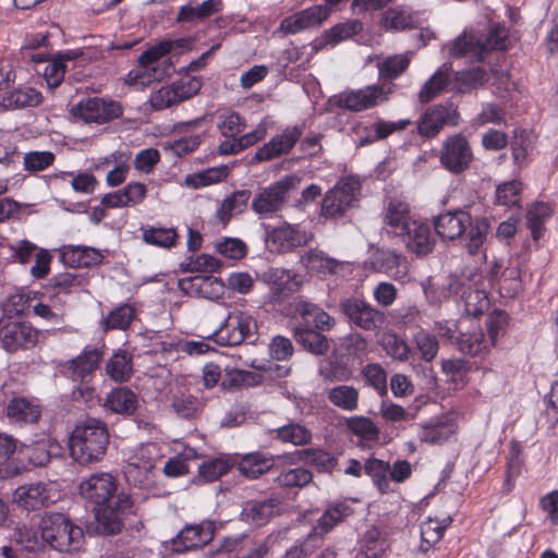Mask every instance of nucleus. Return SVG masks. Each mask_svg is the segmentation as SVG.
<instances>
[{"mask_svg": "<svg viewBox=\"0 0 558 558\" xmlns=\"http://www.w3.org/2000/svg\"><path fill=\"white\" fill-rule=\"evenodd\" d=\"M433 223L436 233L442 240L453 241L466 232V247L472 255L484 244L489 229L486 219L473 221L470 214L462 209L440 214L434 218Z\"/></svg>", "mask_w": 558, "mask_h": 558, "instance_id": "1", "label": "nucleus"}, {"mask_svg": "<svg viewBox=\"0 0 558 558\" xmlns=\"http://www.w3.org/2000/svg\"><path fill=\"white\" fill-rule=\"evenodd\" d=\"M109 445L107 425L89 417L78 424L70 437L71 457L80 464H89L100 461Z\"/></svg>", "mask_w": 558, "mask_h": 558, "instance_id": "2", "label": "nucleus"}, {"mask_svg": "<svg viewBox=\"0 0 558 558\" xmlns=\"http://www.w3.org/2000/svg\"><path fill=\"white\" fill-rule=\"evenodd\" d=\"M39 532L44 543L60 553H77L85 542L82 527L59 512L44 515Z\"/></svg>", "mask_w": 558, "mask_h": 558, "instance_id": "3", "label": "nucleus"}, {"mask_svg": "<svg viewBox=\"0 0 558 558\" xmlns=\"http://www.w3.org/2000/svg\"><path fill=\"white\" fill-rule=\"evenodd\" d=\"M302 178L291 173L262 189L252 201V209L262 217L281 210L291 193L299 190Z\"/></svg>", "mask_w": 558, "mask_h": 558, "instance_id": "4", "label": "nucleus"}, {"mask_svg": "<svg viewBox=\"0 0 558 558\" xmlns=\"http://www.w3.org/2000/svg\"><path fill=\"white\" fill-rule=\"evenodd\" d=\"M360 182L354 178H342L327 191L320 204L319 215L328 220H338L355 206Z\"/></svg>", "mask_w": 558, "mask_h": 558, "instance_id": "5", "label": "nucleus"}, {"mask_svg": "<svg viewBox=\"0 0 558 558\" xmlns=\"http://www.w3.org/2000/svg\"><path fill=\"white\" fill-rule=\"evenodd\" d=\"M339 306L348 322L364 331L378 330L386 322L385 313L362 298H345Z\"/></svg>", "mask_w": 558, "mask_h": 558, "instance_id": "6", "label": "nucleus"}, {"mask_svg": "<svg viewBox=\"0 0 558 558\" xmlns=\"http://www.w3.org/2000/svg\"><path fill=\"white\" fill-rule=\"evenodd\" d=\"M133 506L131 496L123 492L117 495L116 500L97 506L95 512L97 532L105 535L118 534L123 526L124 515L132 512Z\"/></svg>", "mask_w": 558, "mask_h": 558, "instance_id": "7", "label": "nucleus"}, {"mask_svg": "<svg viewBox=\"0 0 558 558\" xmlns=\"http://www.w3.org/2000/svg\"><path fill=\"white\" fill-rule=\"evenodd\" d=\"M439 160L441 166L453 174L466 170L473 160V151L468 138L462 134L448 136L441 145Z\"/></svg>", "mask_w": 558, "mask_h": 558, "instance_id": "8", "label": "nucleus"}, {"mask_svg": "<svg viewBox=\"0 0 558 558\" xmlns=\"http://www.w3.org/2000/svg\"><path fill=\"white\" fill-rule=\"evenodd\" d=\"M81 497L95 506H101L116 500L118 482L107 472L93 473L82 480L78 486Z\"/></svg>", "mask_w": 558, "mask_h": 558, "instance_id": "9", "label": "nucleus"}, {"mask_svg": "<svg viewBox=\"0 0 558 558\" xmlns=\"http://www.w3.org/2000/svg\"><path fill=\"white\" fill-rule=\"evenodd\" d=\"M256 330V322L247 313L235 311L228 315L213 338L219 345H238Z\"/></svg>", "mask_w": 558, "mask_h": 558, "instance_id": "10", "label": "nucleus"}, {"mask_svg": "<svg viewBox=\"0 0 558 558\" xmlns=\"http://www.w3.org/2000/svg\"><path fill=\"white\" fill-rule=\"evenodd\" d=\"M71 112L86 123L104 124L121 117L123 111L117 101L90 97L76 104Z\"/></svg>", "mask_w": 558, "mask_h": 558, "instance_id": "11", "label": "nucleus"}, {"mask_svg": "<svg viewBox=\"0 0 558 558\" xmlns=\"http://www.w3.org/2000/svg\"><path fill=\"white\" fill-rule=\"evenodd\" d=\"M460 114L452 104L436 105L426 109L417 122V133L423 137L436 136L444 126H456Z\"/></svg>", "mask_w": 558, "mask_h": 558, "instance_id": "12", "label": "nucleus"}, {"mask_svg": "<svg viewBox=\"0 0 558 558\" xmlns=\"http://www.w3.org/2000/svg\"><path fill=\"white\" fill-rule=\"evenodd\" d=\"M201 87V81L195 77L182 78L155 92L150 96L151 107L161 110L178 105L196 95Z\"/></svg>", "mask_w": 558, "mask_h": 558, "instance_id": "13", "label": "nucleus"}, {"mask_svg": "<svg viewBox=\"0 0 558 558\" xmlns=\"http://www.w3.org/2000/svg\"><path fill=\"white\" fill-rule=\"evenodd\" d=\"M38 331L23 322H8L0 327L1 347L10 353L36 345Z\"/></svg>", "mask_w": 558, "mask_h": 558, "instance_id": "14", "label": "nucleus"}, {"mask_svg": "<svg viewBox=\"0 0 558 558\" xmlns=\"http://www.w3.org/2000/svg\"><path fill=\"white\" fill-rule=\"evenodd\" d=\"M214 533L215 524L211 521L189 524L172 539V549L177 553H184L199 548L213 539Z\"/></svg>", "mask_w": 558, "mask_h": 558, "instance_id": "15", "label": "nucleus"}, {"mask_svg": "<svg viewBox=\"0 0 558 558\" xmlns=\"http://www.w3.org/2000/svg\"><path fill=\"white\" fill-rule=\"evenodd\" d=\"M381 99H385L384 87L371 85L365 88L339 94L336 97V105L339 108L359 112L375 107Z\"/></svg>", "mask_w": 558, "mask_h": 558, "instance_id": "16", "label": "nucleus"}, {"mask_svg": "<svg viewBox=\"0 0 558 558\" xmlns=\"http://www.w3.org/2000/svg\"><path fill=\"white\" fill-rule=\"evenodd\" d=\"M312 235L302 231L299 226L283 223L267 232L266 243L271 251L284 253L305 245Z\"/></svg>", "mask_w": 558, "mask_h": 558, "instance_id": "17", "label": "nucleus"}, {"mask_svg": "<svg viewBox=\"0 0 558 558\" xmlns=\"http://www.w3.org/2000/svg\"><path fill=\"white\" fill-rule=\"evenodd\" d=\"M292 306L294 317L300 319L295 327L331 330L336 325V320L332 316L310 301L298 299Z\"/></svg>", "mask_w": 558, "mask_h": 558, "instance_id": "18", "label": "nucleus"}, {"mask_svg": "<svg viewBox=\"0 0 558 558\" xmlns=\"http://www.w3.org/2000/svg\"><path fill=\"white\" fill-rule=\"evenodd\" d=\"M303 128L299 125L289 126L279 135L274 136L268 143L259 147L255 154L258 161H269L281 155L289 154L300 140Z\"/></svg>", "mask_w": 558, "mask_h": 558, "instance_id": "19", "label": "nucleus"}, {"mask_svg": "<svg viewBox=\"0 0 558 558\" xmlns=\"http://www.w3.org/2000/svg\"><path fill=\"white\" fill-rule=\"evenodd\" d=\"M330 14V9L326 5H313L286 17L280 28L287 34H295L301 31L318 27Z\"/></svg>", "mask_w": 558, "mask_h": 558, "instance_id": "20", "label": "nucleus"}, {"mask_svg": "<svg viewBox=\"0 0 558 558\" xmlns=\"http://www.w3.org/2000/svg\"><path fill=\"white\" fill-rule=\"evenodd\" d=\"M182 291L208 300H218L225 293L226 283L217 277L197 275L179 281Z\"/></svg>", "mask_w": 558, "mask_h": 558, "instance_id": "21", "label": "nucleus"}, {"mask_svg": "<svg viewBox=\"0 0 558 558\" xmlns=\"http://www.w3.org/2000/svg\"><path fill=\"white\" fill-rule=\"evenodd\" d=\"M13 501L26 511H35L52 501L51 489L43 483L23 485L15 489Z\"/></svg>", "mask_w": 558, "mask_h": 558, "instance_id": "22", "label": "nucleus"}, {"mask_svg": "<svg viewBox=\"0 0 558 558\" xmlns=\"http://www.w3.org/2000/svg\"><path fill=\"white\" fill-rule=\"evenodd\" d=\"M98 349L84 350L78 356L72 359L68 365V375L73 381L88 380L98 368L101 360Z\"/></svg>", "mask_w": 558, "mask_h": 558, "instance_id": "23", "label": "nucleus"}, {"mask_svg": "<svg viewBox=\"0 0 558 558\" xmlns=\"http://www.w3.org/2000/svg\"><path fill=\"white\" fill-rule=\"evenodd\" d=\"M173 71L172 63L169 61H162V65H148L137 64V66L131 70L125 78L126 84L132 86L145 87L155 81H161L166 76L170 75Z\"/></svg>", "mask_w": 558, "mask_h": 558, "instance_id": "24", "label": "nucleus"}, {"mask_svg": "<svg viewBox=\"0 0 558 558\" xmlns=\"http://www.w3.org/2000/svg\"><path fill=\"white\" fill-rule=\"evenodd\" d=\"M403 236L407 248L417 256H425L433 251L434 242L430 238L429 227L423 222L414 221Z\"/></svg>", "mask_w": 558, "mask_h": 558, "instance_id": "25", "label": "nucleus"}, {"mask_svg": "<svg viewBox=\"0 0 558 558\" xmlns=\"http://www.w3.org/2000/svg\"><path fill=\"white\" fill-rule=\"evenodd\" d=\"M482 38L472 32H463L449 45V52L454 58L466 57L473 62H480L485 58Z\"/></svg>", "mask_w": 558, "mask_h": 558, "instance_id": "26", "label": "nucleus"}, {"mask_svg": "<svg viewBox=\"0 0 558 558\" xmlns=\"http://www.w3.org/2000/svg\"><path fill=\"white\" fill-rule=\"evenodd\" d=\"M372 265L375 270L395 280H402L405 275V262L400 254L390 250H378L374 253Z\"/></svg>", "mask_w": 558, "mask_h": 558, "instance_id": "27", "label": "nucleus"}, {"mask_svg": "<svg viewBox=\"0 0 558 558\" xmlns=\"http://www.w3.org/2000/svg\"><path fill=\"white\" fill-rule=\"evenodd\" d=\"M222 8V0H206L196 5L190 2L180 8L175 22L197 24L218 12H221Z\"/></svg>", "mask_w": 558, "mask_h": 558, "instance_id": "28", "label": "nucleus"}, {"mask_svg": "<svg viewBox=\"0 0 558 558\" xmlns=\"http://www.w3.org/2000/svg\"><path fill=\"white\" fill-rule=\"evenodd\" d=\"M385 222L392 229L396 235L403 234L414 222L410 216L409 204L399 198H391L385 207Z\"/></svg>", "mask_w": 558, "mask_h": 558, "instance_id": "29", "label": "nucleus"}, {"mask_svg": "<svg viewBox=\"0 0 558 558\" xmlns=\"http://www.w3.org/2000/svg\"><path fill=\"white\" fill-rule=\"evenodd\" d=\"M275 465L274 457L262 451L244 454L238 462V471L243 476L254 480L267 473Z\"/></svg>", "mask_w": 558, "mask_h": 558, "instance_id": "30", "label": "nucleus"}, {"mask_svg": "<svg viewBox=\"0 0 558 558\" xmlns=\"http://www.w3.org/2000/svg\"><path fill=\"white\" fill-rule=\"evenodd\" d=\"M325 330L294 327L293 337L298 344L314 355H325L329 351V340L323 333Z\"/></svg>", "mask_w": 558, "mask_h": 558, "instance_id": "31", "label": "nucleus"}, {"mask_svg": "<svg viewBox=\"0 0 558 558\" xmlns=\"http://www.w3.org/2000/svg\"><path fill=\"white\" fill-rule=\"evenodd\" d=\"M7 416L12 423H35L40 416L39 405L24 397H13L7 405Z\"/></svg>", "mask_w": 558, "mask_h": 558, "instance_id": "32", "label": "nucleus"}, {"mask_svg": "<svg viewBox=\"0 0 558 558\" xmlns=\"http://www.w3.org/2000/svg\"><path fill=\"white\" fill-rule=\"evenodd\" d=\"M43 102V95L29 86L19 87L8 93L1 100V106L8 110L37 107Z\"/></svg>", "mask_w": 558, "mask_h": 558, "instance_id": "33", "label": "nucleus"}, {"mask_svg": "<svg viewBox=\"0 0 558 558\" xmlns=\"http://www.w3.org/2000/svg\"><path fill=\"white\" fill-rule=\"evenodd\" d=\"M272 438L293 446H306L312 442V432L300 423L290 422L278 428L271 429Z\"/></svg>", "mask_w": 558, "mask_h": 558, "instance_id": "34", "label": "nucleus"}, {"mask_svg": "<svg viewBox=\"0 0 558 558\" xmlns=\"http://www.w3.org/2000/svg\"><path fill=\"white\" fill-rule=\"evenodd\" d=\"M351 514L352 509L344 502L330 506L317 520L314 533H311L310 535H316V541L319 542L324 534L328 533L335 525Z\"/></svg>", "mask_w": 558, "mask_h": 558, "instance_id": "35", "label": "nucleus"}, {"mask_svg": "<svg viewBox=\"0 0 558 558\" xmlns=\"http://www.w3.org/2000/svg\"><path fill=\"white\" fill-rule=\"evenodd\" d=\"M66 263L75 267H90L101 263L102 254L93 247L68 245L62 252Z\"/></svg>", "mask_w": 558, "mask_h": 558, "instance_id": "36", "label": "nucleus"}, {"mask_svg": "<svg viewBox=\"0 0 558 558\" xmlns=\"http://www.w3.org/2000/svg\"><path fill=\"white\" fill-rule=\"evenodd\" d=\"M450 74L451 66L449 64L440 66L421 88L418 93L420 101L427 104L438 96L448 86Z\"/></svg>", "mask_w": 558, "mask_h": 558, "instance_id": "37", "label": "nucleus"}, {"mask_svg": "<svg viewBox=\"0 0 558 558\" xmlns=\"http://www.w3.org/2000/svg\"><path fill=\"white\" fill-rule=\"evenodd\" d=\"M294 456L300 462L314 466L323 473H330L337 464L336 458L323 449H302L298 450Z\"/></svg>", "mask_w": 558, "mask_h": 558, "instance_id": "38", "label": "nucleus"}, {"mask_svg": "<svg viewBox=\"0 0 558 558\" xmlns=\"http://www.w3.org/2000/svg\"><path fill=\"white\" fill-rule=\"evenodd\" d=\"M105 405L114 413L132 414L137 407V397L126 387L116 388L108 395Z\"/></svg>", "mask_w": 558, "mask_h": 558, "instance_id": "39", "label": "nucleus"}, {"mask_svg": "<svg viewBox=\"0 0 558 558\" xmlns=\"http://www.w3.org/2000/svg\"><path fill=\"white\" fill-rule=\"evenodd\" d=\"M279 505L276 498L250 501L243 509V514L247 521L262 525L275 514Z\"/></svg>", "mask_w": 558, "mask_h": 558, "instance_id": "40", "label": "nucleus"}, {"mask_svg": "<svg viewBox=\"0 0 558 558\" xmlns=\"http://www.w3.org/2000/svg\"><path fill=\"white\" fill-rule=\"evenodd\" d=\"M135 308L130 304H122L113 308L109 314L100 320L102 331L109 330H126L135 319Z\"/></svg>", "mask_w": 558, "mask_h": 558, "instance_id": "41", "label": "nucleus"}, {"mask_svg": "<svg viewBox=\"0 0 558 558\" xmlns=\"http://www.w3.org/2000/svg\"><path fill=\"white\" fill-rule=\"evenodd\" d=\"M251 192L247 190L235 191L227 197L217 210V218L226 226L234 214H240L244 210Z\"/></svg>", "mask_w": 558, "mask_h": 558, "instance_id": "42", "label": "nucleus"}, {"mask_svg": "<svg viewBox=\"0 0 558 558\" xmlns=\"http://www.w3.org/2000/svg\"><path fill=\"white\" fill-rule=\"evenodd\" d=\"M359 396V390L348 385H339L327 391L328 401L344 411H354L357 409Z\"/></svg>", "mask_w": 558, "mask_h": 558, "instance_id": "43", "label": "nucleus"}, {"mask_svg": "<svg viewBox=\"0 0 558 558\" xmlns=\"http://www.w3.org/2000/svg\"><path fill=\"white\" fill-rule=\"evenodd\" d=\"M381 26L386 29L404 31L416 26L413 14L403 8H389L381 16Z\"/></svg>", "mask_w": 558, "mask_h": 558, "instance_id": "44", "label": "nucleus"}, {"mask_svg": "<svg viewBox=\"0 0 558 558\" xmlns=\"http://www.w3.org/2000/svg\"><path fill=\"white\" fill-rule=\"evenodd\" d=\"M379 343L388 356L399 362H407L411 355V348L399 335L387 331L381 335Z\"/></svg>", "mask_w": 558, "mask_h": 558, "instance_id": "45", "label": "nucleus"}, {"mask_svg": "<svg viewBox=\"0 0 558 558\" xmlns=\"http://www.w3.org/2000/svg\"><path fill=\"white\" fill-rule=\"evenodd\" d=\"M142 239L146 244L170 248L177 243L178 233L173 228L148 227L142 228Z\"/></svg>", "mask_w": 558, "mask_h": 558, "instance_id": "46", "label": "nucleus"}, {"mask_svg": "<svg viewBox=\"0 0 558 558\" xmlns=\"http://www.w3.org/2000/svg\"><path fill=\"white\" fill-rule=\"evenodd\" d=\"M107 375L114 381H125L132 374V359L123 351L114 353L106 364Z\"/></svg>", "mask_w": 558, "mask_h": 558, "instance_id": "47", "label": "nucleus"}, {"mask_svg": "<svg viewBox=\"0 0 558 558\" xmlns=\"http://www.w3.org/2000/svg\"><path fill=\"white\" fill-rule=\"evenodd\" d=\"M302 262L307 269L320 274H335L340 263L327 256L323 251L311 250L303 257Z\"/></svg>", "mask_w": 558, "mask_h": 558, "instance_id": "48", "label": "nucleus"}, {"mask_svg": "<svg viewBox=\"0 0 558 558\" xmlns=\"http://www.w3.org/2000/svg\"><path fill=\"white\" fill-rule=\"evenodd\" d=\"M411 53L395 54L378 62L377 68L381 80H393L400 76L409 66Z\"/></svg>", "mask_w": 558, "mask_h": 558, "instance_id": "49", "label": "nucleus"}, {"mask_svg": "<svg viewBox=\"0 0 558 558\" xmlns=\"http://www.w3.org/2000/svg\"><path fill=\"white\" fill-rule=\"evenodd\" d=\"M363 29V24L359 20H350L337 24L325 32L323 39L326 44L336 46L340 41L351 38Z\"/></svg>", "mask_w": 558, "mask_h": 558, "instance_id": "50", "label": "nucleus"}, {"mask_svg": "<svg viewBox=\"0 0 558 558\" xmlns=\"http://www.w3.org/2000/svg\"><path fill=\"white\" fill-rule=\"evenodd\" d=\"M347 428L363 440L375 441L379 437V428L366 416H353L345 420Z\"/></svg>", "mask_w": 558, "mask_h": 558, "instance_id": "51", "label": "nucleus"}, {"mask_svg": "<svg viewBox=\"0 0 558 558\" xmlns=\"http://www.w3.org/2000/svg\"><path fill=\"white\" fill-rule=\"evenodd\" d=\"M313 474L304 468H295L282 471L276 478L275 483L282 488H302L310 484Z\"/></svg>", "mask_w": 558, "mask_h": 558, "instance_id": "52", "label": "nucleus"}, {"mask_svg": "<svg viewBox=\"0 0 558 558\" xmlns=\"http://www.w3.org/2000/svg\"><path fill=\"white\" fill-rule=\"evenodd\" d=\"M551 208L545 203L533 204L526 213V223L534 240H538L544 231L543 225L551 215Z\"/></svg>", "mask_w": 558, "mask_h": 558, "instance_id": "53", "label": "nucleus"}, {"mask_svg": "<svg viewBox=\"0 0 558 558\" xmlns=\"http://www.w3.org/2000/svg\"><path fill=\"white\" fill-rule=\"evenodd\" d=\"M229 174V168L221 166L217 168H209L205 171L197 172L185 178V184L187 186L198 189L207 186L214 183L221 182Z\"/></svg>", "mask_w": 558, "mask_h": 558, "instance_id": "54", "label": "nucleus"}, {"mask_svg": "<svg viewBox=\"0 0 558 558\" xmlns=\"http://www.w3.org/2000/svg\"><path fill=\"white\" fill-rule=\"evenodd\" d=\"M459 349L466 354L476 356L488 349V342L485 340L482 331L464 332L458 339Z\"/></svg>", "mask_w": 558, "mask_h": 558, "instance_id": "55", "label": "nucleus"}, {"mask_svg": "<svg viewBox=\"0 0 558 558\" xmlns=\"http://www.w3.org/2000/svg\"><path fill=\"white\" fill-rule=\"evenodd\" d=\"M364 470L367 475H369L378 489L381 493H386L389 489V464L378 460V459H368L364 464Z\"/></svg>", "mask_w": 558, "mask_h": 558, "instance_id": "56", "label": "nucleus"}, {"mask_svg": "<svg viewBox=\"0 0 558 558\" xmlns=\"http://www.w3.org/2000/svg\"><path fill=\"white\" fill-rule=\"evenodd\" d=\"M174 46L179 47L180 40L161 41L144 51L138 57L137 63L148 65H162V62H160L161 58L168 54Z\"/></svg>", "mask_w": 558, "mask_h": 558, "instance_id": "57", "label": "nucleus"}, {"mask_svg": "<svg viewBox=\"0 0 558 558\" xmlns=\"http://www.w3.org/2000/svg\"><path fill=\"white\" fill-rule=\"evenodd\" d=\"M413 342L423 361L432 362L436 357L439 344L435 336L420 330L414 335Z\"/></svg>", "mask_w": 558, "mask_h": 558, "instance_id": "58", "label": "nucleus"}, {"mask_svg": "<svg viewBox=\"0 0 558 558\" xmlns=\"http://www.w3.org/2000/svg\"><path fill=\"white\" fill-rule=\"evenodd\" d=\"M456 80L460 84L461 92L477 88L488 81V73L483 68H474L456 73Z\"/></svg>", "mask_w": 558, "mask_h": 558, "instance_id": "59", "label": "nucleus"}, {"mask_svg": "<svg viewBox=\"0 0 558 558\" xmlns=\"http://www.w3.org/2000/svg\"><path fill=\"white\" fill-rule=\"evenodd\" d=\"M360 549L373 558H383L387 549L386 539L380 537L376 527H372L364 534Z\"/></svg>", "mask_w": 558, "mask_h": 558, "instance_id": "60", "label": "nucleus"}, {"mask_svg": "<svg viewBox=\"0 0 558 558\" xmlns=\"http://www.w3.org/2000/svg\"><path fill=\"white\" fill-rule=\"evenodd\" d=\"M232 464L228 459L225 458H216L204 461L198 466L199 475L207 482H214L218 480L220 476L225 475L230 469Z\"/></svg>", "mask_w": 558, "mask_h": 558, "instance_id": "61", "label": "nucleus"}, {"mask_svg": "<svg viewBox=\"0 0 558 558\" xmlns=\"http://www.w3.org/2000/svg\"><path fill=\"white\" fill-rule=\"evenodd\" d=\"M202 402L191 393L180 392L174 396L172 408L175 413L184 418L194 416L201 409Z\"/></svg>", "mask_w": 558, "mask_h": 558, "instance_id": "62", "label": "nucleus"}, {"mask_svg": "<svg viewBox=\"0 0 558 558\" xmlns=\"http://www.w3.org/2000/svg\"><path fill=\"white\" fill-rule=\"evenodd\" d=\"M219 122L217 124L218 130L225 137H234L241 133L245 126L244 121L238 112H225L220 113Z\"/></svg>", "mask_w": 558, "mask_h": 558, "instance_id": "63", "label": "nucleus"}, {"mask_svg": "<svg viewBox=\"0 0 558 558\" xmlns=\"http://www.w3.org/2000/svg\"><path fill=\"white\" fill-rule=\"evenodd\" d=\"M446 529V525H442L438 520L436 519H427L421 524V536L423 543L427 545V547L421 546L423 550H427L428 547L433 546L437 542H439L442 538L444 531Z\"/></svg>", "mask_w": 558, "mask_h": 558, "instance_id": "64", "label": "nucleus"}]
</instances>
